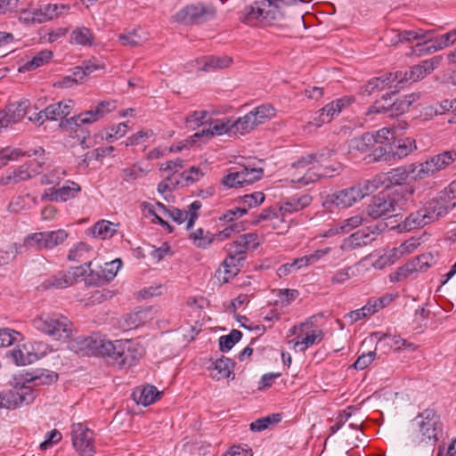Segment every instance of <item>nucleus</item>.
<instances>
[{
	"mask_svg": "<svg viewBox=\"0 0 456 456\" xmlns=\"http://www.w3.org/2000/svg\"><path fill=\"white\" fill-rule=\"evenodd\" d=\"M331 155L330 151L308 154L291 165V182L301 185L314 183L322 177H332L338 173V168L325 165Z\"/></svg>",
	"mask_w": 456,
	"mask_h": 456,
	"instance_id": "1",
	"label": "nucleus"
},
{
	"mask_svg": "<svg viewBox=\"0 0 456 456\" xmlns=\"http://www.w3.org/2000/svg\"><path fill=\"white\" fill-rule=\"evenodd\" d=\"M413 193L412 186L386 189L372 198L366 212L373 219L393 216L396 211L407 207L408 202L412 200Z\"/></svg>",
	"mask_w": 456,
	"mask_h": 456,
	"instance_id": "2",
	"label": "nucleus"
},
{
	"mask_svg": "<svg viewBox=\"0 0 456 456\" xmlns=\"http://www.w3.org/2000/svg\"><path fill=\"white\" fill-rule=\"evenodd\" d=\"M440 415L433 409H426L411 421V440L414 445L434 447L443 436Z\"/></svg>",
	"mask_w": 456,
	"mask_h": 456,
	"instance_id": "3",
	"label": "nucleus"
},
{
	"mask_svg": "<svg viewBox=\"0 0 456 456\" xmlns=\"http://www.w3.org/2000/svg\"><path fill=\"white\" fill-rule=\"evenodd\" d=\"M103 347L105 355L115 360L120 367L135 365L144 354L139 342L129 339L109 340Z\"/></svg>",
	"mask_w": 456,
	"mask_h": 456,
	"instance_id": "4",
	"label": "nucleus"
},
{
	"mask_svg": "<svg viewBox=\"0 0 456 456\" xmlns=\"http://www.w3.org/2000/svg\"><path fill=\"white\" fill-rule=\"evenodd\" d=\"M282 18L281 5L272 0L255 1L238 12L240 21L249 26L256 25L260 20H278Z\"/></svg>",
	"mask_w": 456,
	"mask_h": 456,
	"instance_id": "5",
	"label": "nucleus"
},
{
	"mask_svg": "<svg viewBox=\"0 0 456 456\" xmlns=\"http://www.w3.org/2000/svg\"><path fill=\"white\" fill-rule=\"evenodd\" d=\"M37 379L39 378L36 376L26 377L23 383L15 381L12 389L0 392V408L13 410L23 404L33 403L37 397V393L30 383L37 384ZM14 380H16V378Z\"/></svg>",
	"mask_w": 456,
	"mask_h": 456,
	"instance_id": "6",
	"label": "nucleus"
},
{
	"mask_svg": "<svg viewBox=\"0 0 456 456\" xmlns=\"http://www.w3.org/2000/svg\"><path fill=\"white\" fill-rule=\"evenodd\" d=\"M33 327L56 340L69 338L72 332V323L61 314H42L32 322Z\"/></svg>",
	"mask_w": 456,
	"mask_h": 456,
	"instance_id": "7",
	"label": "nucleus"
},
{
	"mask_svg": "<svg viewBox=\"0 0 456 456\" xmlns=\"http://www.w3.org/2000/svg\"><path fill=\"white\" fill-rule=\"evenodd\" d=\"M216 10L211 4H189L178 11L173 19L175 21L184 25H198L216 17Z\"/></svg>",
	"mask_w": 456,
	"mask_h": 456,
	"instance_id": "8",
	"label": "nucleus"
},
{
	"mask_svg": "<svg viewBox=\"0 0 456 456\" xmlns=\"http://www.w3.org/2000/svg\"><path fill=\"white\" fill-rule=\"evenodd\" d=\"M68 238V232L63 229L45 231L28 234L24 240L28 248L53 249L62 244Z\"/></svg>",
	"mask_w": 456,
	"mask_h": 456,
	"instance_id": "9",
	"label": "nucleus"
},
{
	"mask_svg": "<svg viewBox=\"0 0 456 456\" xmlns=\"http://www.w3.org/2000/svg\"><path fill=\"white\" fill-rule=\"evenodd\" d=\"M248 248L239 236L227 248L228 257L224 261V276L222 278L224 283L228 282L239 272V265L245 260V254Z\"/></svg>",
	"mask_w": 456,
	"mask_h": 456,
	"instance_id": "10",
	"label": "nucleus"
},
{
	"mask_svg": "<svg viewBox=\"0 0 456 456\" xmlns=\"http://www.w3.org/2000/svg\"><path fill=\"white\" fill-rule=\"evenodd\" d=\"M262 168L242 167L239 170L231 169L222 179V184L227 188H240L251 184L263 177Z\"/></svg>",
	"mask_w": 456,
	"mask_h": 456,
	"instance_id": "11",
	"label": "nucleus"
},
{
	"mask_svg": "<svg viewBox=\"0 0 456 456\" xmlns=\"http://www.w3.org/2000/svg\"><path fill=\"white\" fill-rule=\"evenodd\" d=\"M109 339L101 338L98 336L77 337L69 341V348L81 355L99 354L105 355L103 346Z\"/></svg>",
	"mask_w": 456,
	"mask_h": 456,
	"instance_id": "12",
	"label": "nucleus"
},
{
	"mask_svg": "<svg viewBox=\"0 0 456 456\" xmlns=\"http://www.w3.org/2000/svg\"><path fill=\"white\" fill-rule=\"evenodd\" d=\"M72 444L80 456H93L94 453V444L93 431L85 427L82 423L72 425Z\"/></svg>",
	"mask_w": 456,
	"mask_h": 456,
	"instance_id": "13",
	"label": "nucleus"
},
{
	"mask_svg": "<svg viewBox=\"0 0 456 456\" xmlns=\"http://www.w3.org/2000/svg\"><path fill=\"white\" fill-rule=\"evenodd\" d=\"M365 197L359 183L346 189L340 190L327 196L325 204H331L338 208H346Z\"/></svg>",
	"mask_w": 456,
	"mask_h": 456,
	"instance_id": "14",
	"label": "nucleus"
},
{
	"mask_svg": "<svg viewBox=\"0 0 456 456\" xmlns=\"http://www.w3.org/2000/svg\"><path fill=\"white\" fill-rule=\"evenodd\" d=\"M400 76L401 73L390 72L385 76L373 77L363 86L362 93L371 95L376 92L388 89V94H395L400 90L399 84L397 83V79H402Z\"/></svg>",
	"mask_w": 456,
	"mask_h": 456,
	"instance_id": "15",
	"label": "nucleus"
},
{
	"mask_svg": "<svg viewBox=\"0 0 456 456\" xmlns=\"http://www.w3.org/2000/svg\"><path fill=\"white\" fill-rule=\"evenodd\" d=\"M85 266L72 267L69 272H59L58 273L45 279L40 285L43 289H63L70 286L79 277L84 276Z\"/></svg>",
	"mask_w": 456,
	"mask_h": 456,
	"instance_id": "16",
	"label": "nucleus"
},
{
	"mask_svg": "<svg viewBox=\"0 0 456 456\" xmlns=\"http://www.w3.org/2000/svg\"><path fill=\"white\" fill-rule=\"evenodd\" d=\"M379 233L380 229L378 225H370L360 229L345 240L342 245V248L346 250H351L356 248L369 245L376 240Z\"/></svg>",
	"mask_w": 456,
	"mask_h": 456,
	"instance_id": "17",
	"label": "nucleus"
},
{
	"mask_svg": "<svg viewBox=\"0 0 456 456\" xmlns=\"http://www.w3.org/2000/svg\"><path fill=\"white\" fill-rule=\"evenodd\" d=\"M391 94H383L379 100H377L369 108L368 114L384 113L387 114L389 117H396L403 114L409 110L407 103L403 102L402 97L395 99L393 102L387 103V105H383V102H387L388 100L391 102Z\"/></svg>",
	"mask_w": 456,
	"mask_h": 456,
	"instance_id": "18",
	"label": "nucleus"
},
{
	"mask_svg": "<svg viewBox=\"0 0 456 456\" xmlns=\"http://www.w3.org/2000/svg\"><path fill=\"white\" fill-rule=\"evenodd\" d=\"M80 191L81 187L78 183L69 180L61 187L46 189L42 194L41 200L65 202L74 199Z\"/></svg>",
	"mask_w": 456,
	"mask_h": 456,
	"instance_id": "19",
	"label": "nucleus"
},
{
	"mask_svg": "<svg viewBox=\"0 0 456 456\" xmlns=\"http://www.w3.org/2000/svg\"><path fill=\"white\" fill-rule=\"evenodd\" d=\"M419 243L415 239H411L402 243L398 248H394L381 256L374 264L375 268L381 269L387 265H392L395 260L405 254L411 253Z\"/></svg>",
	"mask_w": 456,
	"mask_h": 456,
	"instance_id": "20",
	"label": "nucleus"
},
{
	"mask_svg": "<svg viewBox=\"0 0 456 456\" xmlns=\"http://www.w3.org/2000/svg\"><path fill=\"white\" fill-rule=\"evenodd\" d=\"M456 203L449 198L446 191H440L436 198L429 201L425 207V210L428 216L432 217V222L440 216L446 215L450 210H452Z\"/></svg>",
	"mask_w": 456,
	"mask_h": 456,
	"instance_id": "21",
	"label": "nucleus"
},
{
	"mask_svg": "<svg viewBox=\"0 0 456 456\" xmlns=\"http://www.w3.org/2000/svg\"><path fill=\"white\" fill-rule=\"evenodd\" d=\"M201 207L202 204L200 200H194L189 205L188 211L171 207L166 216L170 217L178 224H181L187 220L186 229L190 230L198 219V211Z\"/></svg>",
	"mask_w": 456,
	"mask_h": 456,
	"instance_id": "22",
	"label": "nucleus"
},
{
	"mask_svg": "<svg viewBox=\"0 0 456 456\" xmlns=\"http://www.w3.org/2000/svg\"><path fill=\"white\" fill-rule=\"evenodd\" d=\"M415 164H410L401 166L387 172L388 183L386 185V189H395L398 187L411 186L406 183L409 176L412 175L414 176Z\"/></svg>",
	"mask_w": 456,
	"mask_h": 456,
	"instance_id": "23",
	"label": "nucleus"
},
{
	"mask_svg": "<svg viewBox=\"0 0 456 456\" xmlns=\"http://www.w3.org/2000/svg\"><path fill=\"white\" fill-rule=\"evenodd\" d=\"M225 134H232L231 118H217L214 120L210 123L209 128L202 129L201 131L195 133L191 137L193 138V142H195L201 138L208 140L215 135H223Z\"/></svg>",
	"mask_w": 456,
	"mask_h": 456,
	"instance_id": "24",
	"label": "nucleus"
},
{
	"mask_svg": "<svg viewBox=\"0 0 456 456\" xmlns=\"http://www.w3.org/2000/svg\"><path fill=\"white\" fill-rule=\"evenodd\" d=\"M74 108V102L71 100H64L52 103L44 109L45 119L57 121L61 119L65 121Z\"/></svg>",
	"mask_w": 456,
	"mask_h": 456,
	"instance_id": "25",
	"label": "nucleus"
},
{
	"mask_svg": "<svg viewBox=\"0 0 456 456\" xmlns=\"http://www.w3.org/2000/svg\"><path fill=\"white\" fill-rule=\"evenodd\" d=\"M428 213L424 208L411 213L398 224V229L400 232H410L430 224L432 217L428 216Z\"/></svg>",
	"mask_w": 456,
	"mask_h": 456,
	"instance_id": "26",
	"label": "nucleus"
},
{
	"mask_svg": "<svg viewBox=\"0 0 456 456\" xmlns=\"http://www.w3.org/2000/svg\"><path fill=\"white\" fill-rule=\"evenodd\" d=\"M69 6L66 4H47L40 6V8L33 13V20L43 23L53 19H56L67 12Z\"/></svg>",
	"mask_w": 456,
	"mask_h": 456,
	"instance_id": "27",
	"label": "nucleus"
},
{
	"mask_svg": "<svg viewBox=\"0 0 456 456\" xmlns=\"http://www.w3.org/2000/svg\"><path fill=\"white\" fill-rule=\"evenodd\" d=\"M348 153L353 155L368 152L375 146V138L371 133H364L359 137H354L347 141Z\"/></svg>",
	"mask_w": 456,
	"mask_h": 456,
	"instance_id": "28",
	"label": "nucleus"
},
{
	"mask_svg": "<svg viewBox=\"0 0 456 456\" xmlns=\"http://www.w3.org/2000/svg\"><path fill=\"white\" fill-rule=\"evenodd\" d=\"M312 200L309 194L294 195L281 205L279 212L284 217L287 214H292L304 209L311 204Z\"/></svg>",
	"mask_w": 456,
	"mask_h": 456,
	"instance_id": "29",
	"label": "nucleus"
},
{
	"mask_svg": "<svg viewBox=\"0 0 456 456\" xmlns=\"http://www.w3.org/2000/svg\"><path fill=\"white\" fill-rule=\"evenodd\" d=\"M94 256L93 247L86 242H78L74 245L69 251L68 259L73 262H84V265L90 267V259Z\"/></svg>",
	"mask_w": 456,
	"mask_h": 456,
	"instance_id": "30",
	"label": "nucleus"
},
{
	"mask_svg": "<svg viewBox=\"0 0 456 456\" xmlns=\"http://www.w3.org/2000/svg\"><path fill=\"white\" fill-rule=\"evenodd\" d=\"M354 102V97L352 95H345L338 98L328 104H326L320 110L325 116L326 120L330 122L336 116H338L343 109L348 107Z\"/></svg>",
	"mask_w": 456,
	"mask_h": 456,
	"instance_id": "31",
	"label": "nucleus"
},
{
	"mask_svg": "<svg viewBox=\"0 0 456 456\" xmlns=\"http://www.w3.org/2000/svg\"><path fill=\"white\" fill-rule=\"evenodd\" d=\"M99 114H101V112L96 110L95 108L91 109L77 116L71 117L65 121H61L60 123V126L62 128H71L72 126H80L82 125H90L101 119Z\"/></svg>",
	"mask_w": 456,
	"mask_h": 456,
	"instance_id": "32",
	"label": "nucleus"
},
{
	"mask_svg": "<svg viewBox=\"0 0 456 456\" xmlns=\"http://www.w3.org/2000/svg\"><path fill=\"white\" fill-rule=\"evenodd\" d=\"M150 38L148 32L141 28L127 30L118 36V40L123 46L136 47L147 42Z\"/></svg>",
	"mask_w": 456,
	"mask_h": 456,
	"instance_id": "33",
	"label": "nucleus"
},
{
	"mask_svg": "<svg viewBox=\"0 0 456 456\" xmlns=\"http://www.w3.org/2000/svg\"><path fill=\"white\" fill-rule=\"evenodd\" d=\"M42 163L37 162V168L29 171L28 167L25 165L20 166L18 168L14 169L11 175H6L1 179V184L7 185L11 183H18L22 181L28 180L32 177V175L40 173V168L42 167Z\"/></svg>",
	"mask_w": 456,
	"mask_h": 456,
	"instance_id": "34",
	"label": "nucleus"
},
{
	"mask_svg": "<svg viewBox=\"0 0 456 456\" xmlns=\"http://www.w3.org/2000/svg\"><path fill=\"white\" fill-rule=\"evenodd\" d=\"M324 338V333L322 330H313L307 332L302 339L297 338L291 340L289 343H293V347L296 351L305 352L310 346L316 343L321 342Z\"/></svg>",
	"mask_w": 456,
	"mask_h": 456,
	"instance_id": "35",
	"label": "nucleus"
},
{
	"mask_svg": "<svg viewBox=\"0 0 456 456\" xmlns=\"http://www.w3.org/2000/svg\"><path fill=\"white\" fill-rule=\"evenodd\" d=\"M213 368L217 371L213 376L214 379L219 380L221 379H234L235 374L233 372L234 362L225 356H222L212 362Z\"/></svg>",
	"mask_w": 456,
	"mask_h": 456,
	"instance_id": "36",
	"label": "nucleus"
},
{
	"mask_svg": "<svg viewBox=\"0 0 456 456\" xmlns=\"http://www.w3.org/2000/svg\"><path fill=\"white\" fill-rule=\"evenodd\" d=\"M256 126L253 120V116L248 112L236 120L231 119V127L232 135H244L250 133Z\"/></svg>",
	"mask_w": 456,
	"mask_h": 456,
	"instance_id": "37",
	"label": "nucleus"
},
{
	"mask_svg": "<svg viewBox=\"0 0 456 456\" xmlns=\"http://www.w3.org/2000/svg\"><path fill=\"white\" fill-rule=\"evenodd\" d=\"M53 57L52 51L43 50L37 53L30 60L25 61L20 68V72L35 70L36 69L47 63Z\"/></svg>",
	"mask_w": 456,
	"mask_h": 456,
	"instance_id": "38",
	"label": "nucleus"
},
{
	"mask_svg": "<svg viewBox=\"0 0 456 456\" xmlns=\"http://www.w3.org/2000/svg\"><path fill=\"white\" fill-rule=\"evenodd\" d=\"M94 35L86 27H78L72 30L69 42L73 45L91 46L94 43Z\"/></svg>",
	"mask_w": 456,
	"mask_h": 456,
	"instance_id": "39",
	"label": "nucleus"
},
{
	"mask_svg": "<svg viewBox=\"0 0 456 456\" xmlns=\"http://www.w3.org/2000/svg\"><path fill=\"white\" fill-rule=\"evenodd\" d=\"M192 244L199 248H208L216 240V235L203 228H198L190 234Z\"/></svg>",
	"mask_w": 456,
	"mask_h": 456,
	"instance_id": "40",
	"label": "nucleus"
},
{
	"mask_svg": "<svg viewBox=\"0 0 456 456\" xmlns=\"http://www.w3.org/2000/svg\"><path fill=\"white\" fill-rule=\"evenodd\" d=\"M393 146V157L395 159H403L417 149L415 141L407 137L399 139Z\"/></svg>",
	"mask_w": 456,
	"mask_h": 456,
	"instance_id": "41",
	"label": "nucleus"
},
{
	"mask_svg": "<svg viewBox=\"0 0 456 456\" xmlns=\"http://www.w3.org/2000/svg\"><path fill=\"white\" fill-rule=\"evenodd\" d=\"M456 159V151H446L440 154L435 155L428 159V160L432 165V167L435 169L436 173L444 169L449 165H451Z\"/></svg>",
	"mask_w": 456,
	"mask_h": 456,
	"instance_id": "42",
	"label": "nucleus"
},
{
	"mask_svg": "<svg viewBox=\"0 0 456 456\" xmlns=\"http://www.w3.org/2000/svg\"><path fill=\"white\" fill-rule=\"evenodd\" d=\"M249 113L253 116L256 126H259L274 118L276 111L271 104H262L254 108Z\"/></svg>",
	"mask_w": 456,
	"mask_h": 456,
	"instance_id": "43",
	"label": "nucleus"
},
{
	"mask_svg": "<svg viewBox=\"0 0 456 456\" xmlns=\"http://www.w3.org/2000/svg\"><path fill=\"white\" fill-rule=\"evenodd\" d=\"M117 226L118 224L110 221L101 220L93 226L92 234L96 238L105 240L112 237V235L117 232Z\"/></svg>",
	"mask_w": 456,
	"mask_h": 456,
	"instance_id": "44",
	"label": "nucleus"
},
{
	"mask_svg": "<svg viewBox=\"0 0 456 456\" xmlns=\"http://www.w3.org/2000/svg\"><path fill=\"white\" fill-rule=\"evenodd\" d=\"M264 200L265 194L262 191H255L253 193L246 194L236 199V202L239 204V207L244 208L246 209V214L248 213V209L261 205Z\"/></svg>",
	"mask_w": 456,
	"mask_h": 456,
	"instance_id": "45",
	"label": "nucleus"
},
{
	"mask_svg": "<svg viewBox=\"0 0 456 456\" xmlns=\"http://www.w3.org/2000/svg\"><path fill=\"white\" fill-rule=\"evenodd\" d=\"M395 73H401L400 77L402 79H397V83L399 84L400 89L406 86L408 83L416 82L426 77L419 64L411 67L409 71L399 70L395 71Z\"/></svg>",
	"mask_w": 456,
	"mask_h": 456,
	"instance_id": "46",
	"label": "nucleus"
},
{
	"mask_svg": "<svg viewBox=\"0 0 456 456\" xmlns=\"http://www.w3.org/2000/svg\"><path fill=\"white\" fill-rule=\"evenodd\" d=\"M435 34L434 29L425 30L423 28H416L411 30H404L398 34L400 42H411L413 40L427 39L430 40L431 35Z\"/></svg>",
	"mask_w": 456,
	"mask_h": 456,
	"instance_id": "47",
	"label": "nucleus"
},
{
	"mask_svg": "<svg viewBox=\"0 0 456 456\" xmlns=\"http://www.w3.org/2000/svg\"><path fill=\"white\" fill-rule=\"evenodd\" d=\"M388 183L387 173H380L370 180H366L360 183L365 196L372 193L381 186H385Z\"/></svg>",
	"mask_w": 456,
	"mask_h": 456,
	"instance_id": "48",
	"label": "nucleus"
},
{
	"mask_svg": "<svg viewBox=\"0 0 456 456\" xmlns=\"http://www.w3.org/2000/svg\"><path fill=\"white\" fill-rule=\"evenodd\" d=\"M29 105L28 100L20 101L12 104L8 109L7 122L16 123L23 118L27 114V109Z\"/></svg>",
	"mask_w": 456,
	"mask_h": 456,
	"instance_id": "49",
	"label": "nucleus"
},
{
	"mask_svg": "<svg viewBox=\"0 0 456 456\" xmlns=\"http://www.w3.org/2000/svg\"><path fill=\"white\" fill-rule=\"evenodd\" d=\"M241 338L242 333L238 330H232L228 335L221 336L219 338L220 351L224 353L230 351Z\"/></svg>",
	"mask_w": 456,
	"mask_h": 456,
	"instance_id": "50",
	"label": "nucleus"
},
{
	"mask_svg": "<svg viewBox=\"0 0 456 456\" xmlns=\"http://www.w3.org/2000/svg\"><path fill=\"white\" fill-rule=\"evenodd\" d=\"M368 158L369 162L389 161L391 159H394L393 146L379 144V146L374 149L372 153L370 154Z\"/></svg>",
	"mask_w": 456,
	"mask_h": 456,
	"instance_id": "51",
	"label": "nucleus"
},
{
	"mask_svg": "<svg viewBox=\"0 0 456 456\" xmlns=\"http://www.w3.org/2000/svg\"><path fill=\"white\" fill-rule=\"evenodd\" d=\"M159 395V393L155 387L148 386V387H143L140 391V395H139L138 398H136L135 400H136L137 404L148 406V405L154 403L157 401Z\"/></svg>",
	"mask_w": 456,
	"mask_h": 456,
	"instance_id": "52",
	"label": "nucleus"
},
{
	"mask_svg": "<svg viewBox=\"0 0 456 456\" xmlns=\"http://www.w3.org/2000/svg\"><path fill=\"white\" fill-rule=\"evenodd\" d=\"M142 322L143 320L142 312L130 313L123 316L120 322V327L124 330H130L136 329L141 324H142Z\"/></svg>",
	"mask_w": 456,
	"mask_h": 456,
	"instance_id": "53",
	"label": "nucleus"
},
{
	"mask_svg": "<svg viewBox=\"0 0 456 456\" xmlns=\"http://www.w3.org/2000/svg\"><path fill=\"white\" fill-rule=\"evenodd\" d=\"M281 420V415L279 413L272 414L253 421L250 424L252 431L260 432L266 429L271 424L279 423Z\"/></svg>",
	"mask_w": 456,
	"mask_h": 456,
	"instance_id": "54",
	"label": "nucleus"
},
{
	"mask_svg": "<svg viewBox=\"0 0 456 456\" xmlns=\"http://www.w3.org/2000/svg\"><path fill=\"white\" fill-rule=\"evenodd\" d=\"M355 411L356 408L354 406H347L343 411H340L335 419V424L330 427V434L333 435L337 433Z\"/></svg>",
	"mask_w": 456,
	"mask_h": 456,
	"instance_id": "55",
	"label": "nucleus"
},
{
	"mask_svg": "<svg viewBox=\"0 0 456 456\" xmlns=\"http://www.w3.org/2000/svg\"><path fill=\"white\" fill-rule=\"evenodd\" d=\"M11 357L12 358L13 362L17 365L25 366L27 364L32 363L35 360L37 359V356L36 354H30L28 352L24 353L23 350L20 348H15L13 350H11L9 352Z\"/></svg>",
	"mask_w": 456,
	"mask_h": 456,
	"instance_id": "56",
	"label": "nucleus"
},
{
	"mask_svg": "<svg viewBox=\"0 0 456 456\" xmlns=\"http://www.w3.org/2000/svg\"><path fill=\"white\" fill-rule=\"evenodd\" d=\"M121 266L122 261L119 258L105 263L104 265L101 267V273L103 275V279H105L107 282L112 281L116 277Z\"/></svg>",
	"mask_w": 456,
	"mask_h": 456,
	"instance_id": "57",
	"label": "nucleus"
},
{
	"mask_svg": "<svg viewBox=\"0 0 456 456\" xmlns=\"http://www.w3.org/2000/svg\"><path fill=\"white\" fill-rule=\"evenodd\" d=\"M306 261H307L306 259H303V256L295 258L290 263H286L284 265H281L277 270V274L279 275V277L287 276L288 274H289L290 273H292L294 271H297V270L301 269L302 267H306L305 266Z\"/></svg>",
	"mask_w": 456,
	"mask_h": 456,
	"instance_id": "58",
	"label": "nucleus"
},
{
	"mask_svg": "<svg viewBox=\"0 0 456 456\" xmlns=\"http://www.w3.org/2000/svg\"><path fill=\"white\" fill-rule=\"evenodd\" d=\"M423 42L417 43L415 46L412 47L411 54L416 56H421L423 54L432 53L437 52L438 50H434L433 47H436L435 43L434 35H431L430 40L422 39Z\"/></svg>",
	"mask_w": 456,
	"mask_h": 456,
	"instance_id": "59",
	"label": "nucleus"
},
{
	"mask_svg": "<svg viewBox=\"0 0 456 456\" xmlns=\"http://www.w3.org/2000/svg\"><path fill=\"white\" fill-rule=\"evenodd\" d=\"M232 58L228 56H211L208 57L204 65V70L209 71L213 69H224L230 65Z\"/></svg>",
	"mask_w": 456,
	"mask_h": 456,
	"instance_id": "60",
	"label": "nucleus"
},
{
	"mask_svg": "<svg viewBox=\"0 0 456 456\" xmlns=\"http://www.w3.org/2000/svg\"><path fill=\"white\" fill-rule=\"evenodd\" d=\"M21 338V334L12 329H0V347L10 346Z\"/></svg>",
	"mask_w": 456,
	"mask_h": 456,
	"instance_id": "61",
	"label": "nucleus"
},
{
	"mask_svg": "<svg viewBox=\"0 0 456 456\" xmlns=\"http://www.w3.org/2000/svg\"><path fill=\"white\" fill-rule=\"evenodd\" d=\"M413 267L417 272H424L432 266L434 262V256L430 253L422 254L412 260H411Z\"/></svg>",
	"mask_w": 456,
	"mask_h": 456,
	"instance_id": "62",
	"label": "nucleus"
},
{
	"mask_svg": "<svg viewBox=\"0 0 456 456\" xmlns=\"http://www.w3.org/2000/svg\"><path fill=\"white\" fill-rule=\"evenodd\" d=\"M375 138V145H392L391 141L395 139V133L391 128L383 127L375 133H371Z\"/></svg>",
	"mask_w": 456,
	"mask_h": 456,
	"instance_id": "63",
	"label": "nucleus"
},
{
	"mask_svg": "<svg viewBox=\"0 0 456 456\" xmlns=\"http://www.w3.org/2000/svg\"><path fill=\"white\" fill-rule=\"evenodd\" d=\"M435 43L436 45V47H433L434 50H442L452 44H453L456 41V28L440 36V37H435Z\"/></svg>",
	"mask_w": 456,
	"mask_h": 456,
	"instance_id": "64",
	"label": "nucleus"
}]
</instances>
